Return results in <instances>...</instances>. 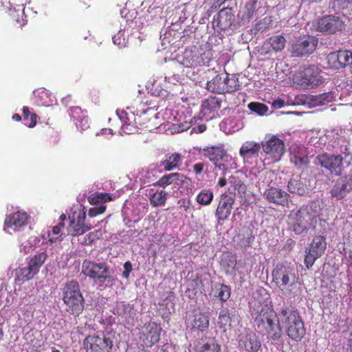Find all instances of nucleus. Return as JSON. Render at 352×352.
I'll use <instances>...</instances> for the list:
<instances>
[{
  "label": "nucleus",
  "mask_w": 352,
  "mask_h": 352,
  "mask_svg": "<svg viewBox=\"0 0 352 352\" xmlns=\"http://www.w3.org/2000/svg\"><path fill=\"white\" fill-rule=\"evenodd\" d=\"M286 40L282 35H276L270 37L267 40L264 45L265 47H271L272 50L276 52L282 51L285 47Z\"/></svg>",
  "instance_id": "c9c22d12"
},
{
  "label": "nucleus",
  "mask_w": 352,
  "mask_h": 352,
  "mask_svg": "<svg viewBox=\"0 0 352 352\" xmlns=\"http://www.w3.org/2000/svg\"><path fill=\"white\" fill-rule=\"evenodd\" d=\"M81 113V109L78 107H74L70 109V115L75 121L76 127L80 131H83L89 127V123L87 117L85 115H80Z\"/></svg>",
  "instance_id": "c85d7f7f"
},
{
  "label": "nucleus",
  "mask_w": 352,
  "mask_h": 352,
  "mask_svg": "<svg viewBox=\"0 0 352 352\" xmlns=\"http://www.w3.org/2000/svg\"><path fill=\"white\" fill-rule=\"evenodd\" d=\"M182 160V156L180 153H173L160 162V167L163 168L164 171H170L177 168Z\"/></svg>",
  "instance_id": "7c9ffc66"
},
{
  "label": "nucleus",
  "mask_w": 352,
  "mask_h": 352,
  "mask_svg": "<svg viewBox=\"0 0 352 352\" xmlns=\"http://www.w3.org/2000/svg\"><path fill=\"white\" fill-rule=\"evenodd\" d=\"M329 66L338 69L352 64V52L349 50H340L330 53L327 56Z\"/></svg>",
  "instance_id": "aec40b11"
},
{
  "label": "nucleus",
  "mask_w": 352,
  "mask_h": 352,
  "mask_svg": "<svg viewBox=\"0 0 352 352\" xmlns=\"http://www.w3.org/2000/svg\"><path fill=\"white\" fill-rule=\"evenodd\" d=\"M220 129L227 134L233 133L243 128V122L238 119L230 118L219 124Z\"/></svg>",
  "instance_id": "473e14b6"
},
{
  "label": "nucleus",
  "mask_w": 352,
  "mask_h": 352,
  "mask_svg": "<svg viewBox=\"0 0 352 352\" xmlns=\"http://www.w3.org/2000/svg\"><path fill=\"white\" fill-rule=\"evenodd\" d=\"M314 163L316 165H320L336 176L340 175L344 170L343 158L340 155H328L327 153L318 155L316 157Z\"/></svg>",
  "instance_id": "ddd939ff"
},
{
  "label": "nucleus",
  "mask_w": 352,
  "mask_h": 352,
  "mask_svg": "<svg viewBox=\"0 0 352 352\" xmlns=\"http://www.w3.org/2000/svg\"><path fill=\"white\" fill-rule=\"evenodd\" d=\"M112 39L113 43L120 48L125 47L127 45V36L125 35V32L123 30H120L117 34L113 36Z\"/></svg>",
  "instance_id": "603ef678"
},
{
  "label": "nucleus",
  "mask_w": 352,
  "mask_h": 352,
  "mask_svg": "<svg viewBox=\"0 0 352 352\" xmlns=\"http://www.w3.org/2000/svg\"><path fill=\"white\" fill-rule=\"evenodd\" d=\"M166 131H169L171 134L178 133L188 130L190 127V122H185L183 123H173L166 124Z\"/></svg>",
  "instance_id": "49530a36"
},
{
  "label": "nucleus",
  "mask_w": 352,
  "mask_h": 352,
  "mask_svg": "<svg viewBox=\"0 0 352 352\" xmlns=\"http://www.w3.org/2000/svg\"><path fill=\"white\" fill-rule=\"evenodd\" d=\"M111 197L109 194L96 192L88 197V201L92 205H103L107 201H111Z\"/></svg>",
  "instance_id": "a18cd8bd"
},
{
  "label": "nucleus",
  "mask_w": 352,
  "mask_h": 352,
  "mask_svg": "<svg viewBox=\"0 0 352 352\" xmlns=\"http://www.w3.org/2000/svg\"><path fill=\"white\" fill-rule=\"evenodd\" d=\"M176 61L187 68L195 67L205 64L203 58L197 52L189 50H186L182 54L178 55Z\"/></svg>",
  "instance_id": "b1692460"
},
{
  "label": "nucleus",
  "mask_w": 352,
  "mask_h": 352,
  "mask_svg": "<svg viewBox=\"0 0 352 352\" xmlns=\"http://www.w3.org/2000/svg\"><path fill=\"white\" fill-rule=\"evenodd\" d=\"M115 334L107 332L102 336H89L83 341L87 352H110L113 347Z\"/></svg>",
  "instance_id": "1a4fd4ad"
},
{
  "label": "nucleus",
  "mask_w": 352,
  "mask_h": 352,
  "mask_svg": "<svg viewBox=\"0 0 352 352\" xmlns=\"http://www.w3.org/2000/svg\"><path fill=\"white\" fill-rule=\"evenodd\" d=\"M292 80L296 86L302 89H307L322 85L324 78L316 66L309 65L307 67H300L294 74Z\"/></svg>",
  "instance_id": "0eeeda50"
},
{
  "label": "nucleus",
  "mask_w": 352,
  "mask_h": 352,
  "mask_svg": "<svg viewBox=\"0 0 352 352\" xmlns=\"http://www.w3.org/2000/svg\"><path fill=\"white\" fill-rule=\"evenodd\" d=\"M201 155L208 157L219 170H223V175L228 169L237 168L236 162L227 153L223 144L206 146L200 150Z\"/></svg>",
  "instance_id": "423d86ee"
},
{
  "label": "nucleus",
  "mask_w": 352,
  "mask_h": 352,
  "mask_svg": "<svg viewBox=\"0 0 352 352\" xmlns=\"http://www.w3.org/2000/svg\"><path fill=\"white\" fill-rule=\"evenodd\" d=\"M229 183L237 191L239 195L242 199H245L247 193V186L244 182L236 176H231L229 178Z\"/></svg>",
  "instance_id": "a19ab883"
},
{
  "label": "nucleus",
  "mask_w": 352,
  "mask_h": 352,
  "mask_svg": "<svg viewBox=\"0 0 352 352\" xmlns=\"http://www.w3.org/2000/svg\"><path fill=\"white\" fill-rule=\"evenodd\" d=\"M186 176L184 175V174L179 173H175L173 185L177 187L178 189H179L183 182H184V179H186Z\"/></svg>",
  "instance_id": "bf43d9fd"
},
{
  "label": "nucleus",
  "mask_w": 352,
  "mask_h": 352,
  "mask_svg": "<svg viewBox=\"0 0 352 352\" xmlns=\"http://www.w3.org/2000/svg\"><path fill=\"white\" fill-rule=\"evenodd\" d=\"M98 238L99 235L98 232H90L83 238V240L81 241V243L84 245H89Z\"/></svg>",
  "instance_id": "13d9d810"
},
{
  "label": "nucleus",
  "mask_w": 352,
  "mask_h": 352,
  "mask_svg": "<svg viewBox=\"0 0 352 352\" xmlns=\"http://www.w3.org/2000/svg\"><path fill=\"white\" fill-rule=\"evenodd\" d=\"M32 268L28 265V267H23L20 270L19 276L23 280H29L32 279L34 275L36 274V272L31 270Z\"/></svg>",
  "instance_id": "6e6d98bb"
},
{
  "label": "nucleus",
  "mask_w": 352,
  "mask_h": 352,
  "mask_svg": "<svg viewBox=\"0 0 352 352\" xmlns=\"http://www.w3.org/2000/svg\"><path fill=\"white\" fill-rule=\"evenodd\" d=\"M261 146L267 159L271 160L268 164L278 162L285 153L283 141L274 135H266Z\"/></svg>",
  "instance_id": "9b49d317"
},
{
  "label": "nucleus",
  "mask_w": 352,
  "mask_h": 352,
  "mask_svg": "<svg viewBox=\"0 0 352 352\" xmlns=\"http://www.w3.org/2000/svg\"><path fill=\"white\" fill-rule=\"evenodd\" d=\"M161 327L155 322H149L146 324L140 332V340L142 345L151 347L160 340Z\"/></svg>",
  "instance_id": "6ab92c4d"
},
{
  "label": "nucleus",
  "mask_w": 352,
  "mask_h": 352,
  "mask_svg": "<svg viewBox=\"0 0 352 352\" xmlns=\"http://www.w3.org/2000/svg\"><path fill=\"white\" fill-rule=\"evenodd\" d=\"M321 210L319 203L312 201L301 207L297 212L291 214V217L309 226H314L317 222V218Z\"/></svg>",
  "instance_id": "f8f14e48"
},
{
  "label": "nucleus",
  "mask_w": 352,
  "mask_h": 352,
  "mask_svg": "<svg viewBox=\"0 0 352 352\" xmlns=\"http://www.w3.org/2000/svg\"><path fill=\"white\" fill-rule=\"evenodd\" d=\"M192 182L191 181V179L186 177V179H184V182H183L182 186L180 187L179 190L182 192L184 190H186L187 192H190L191 193L192 192Z\"/></svg>",
  "instance_id": "052dcab7"
},
{
  "label": "nucleus",
  "mask_w": 352,
  "mask_h": 352,
  "mask_svg": "<svg viewBox=\"0 0 352 352\" xmlns=\"http://www.w3.org/2000/svg\"><path fill=\"white\" fill-rule=\"evenodd\" d=\"M220 344L214 338L201 339L196 346V352H219Z\"/></svg>",
  "instance_id": "2f4dec72"
},
{
  "label": "nucleus",
  "mask_w": 352,
  "mask_h": 352,
  "mask_svg": "<svg viewBox=\"0 0 352 352\" xmlns=\"http://www.w3.org/2000/svg\"><path fill=\"white\" fill-rule=\"evenodd\" d=\"M178 204L180 208H183L184 211H187L190 208V201L189 199H182L178 201Z\"/></svg>",
  "instance_id": "338daca9"
},
{
  "label": "nucleus",
  "mask_w": 352,
  "mask_h": 352,
  "mask_svg": "<svg viewBox=\"0 0 352 352\" xmlns=\"http://www.w3.org/2000/svg\"><path fill=\"white\" fill-rule=\"evenodd\" d=\"M248 107L252 112L261 116L265 115L269 110L267 105L261 102H252Z\"/></svg>",
  "instance_id": "8fccbe9b"
},
{
  "label": "nucleus",
  "mask_w": 352,
  "mask_h": 352,
  "mask_svg": "<svg viewBox=\"0 0 352 352\" xmlns=\"http://www.w3.org/2000/svg\"><path fill=\"white\" fill-rule=\"evenodd\" d=\"M192 329L204 332L206 331L209 326L208 317L202 313L195 314L190 322Z\"/></svg>",
  "instance_id": "72a5a7b5"
},
{
  "label": "nucleus",
  "mask_w": 352,
  "mask_h": 352,
  "mask_svg": "<svg viewBox=\"0 0 352 352\" xmlns=\"http://www.w3.org/2000/svg\"><path fill=\"white\" fill-rule=\"evenodd\" d=\"M19 250L21 252L27 254L32 250V245L30 244L28 241H27L26 242L21 244Z\"/></svg>",
  "instance_id": "0e129e2a"
},
{
  "label": "nucleus",
  "mask_w": 352,
  "mask_h": 352,
  "mask_svg": "<svg viewBox=\"0 0 352 352\" xmlns=\"http://www.w3.org/2000/svg\"><path fill=\"white\" fill-rule=\"evenodd\" d=\"M292 231L296 234H302L307 232L309 226L303 223L302 221L293 219Z\"/></svg>",
  "instance_id": "5fc2aeb1"
},
{
  "label": "nucleus",
  "mask_w": 352,
  "mask_h": 352,
  "mask_svg": "<svg viewBox=\"0 0 352 352\" xmlns=\"http://www.w3.org/2000/svg\"><path fill=\"white\" fill-rule=\"evenodd\" d=\"M261 148V144L254 141H246L242 144L239 155L245 163L252 164V160L258 157Z\"/></svg>",
  "instance_id": "5701e85b"
},
{
  "label": "nucleus",
  "mask_w": 352,
  "mask_h": 352,
  "mask_svg": "<svg viewBox=\"0 0 352 352\" xmlns=\"http://www.w3.org/2000/svg\"><path fill=\"white\" fill-rule=\"evenodd\" d=\"M175 173L164 175L160 179L153 184L155 186L162 187L163 188H166L170 184H173Z\"/></svg>",
  "instance_id": "3c124183"
},
{
  "label": "nucleus",
  "mask_w": 352,
  "mask_h": 352,
  "mask_svg": "<svg viewBox=\"0 0 352 352\" xmlns=\"http://www.w3.org/2000/svg\"><path fill=\"white\" fill-rule=\"evenodd\" d=\"M232 318L230 316L229 309H223L220 311L218 318V325L219 328H226L227 327H231Z\"/></svg>",
  "instance_id": "c03bdc74"
},
{
  "label": "nucleus",
  "mask_w": 352,
  "mask_h": 352,
  "mask_svg": "<svg viewBox=\"0 0 352 352\" xmlns=\"http://www.w3.org/2000/svg\"><path fill=\"white\" fill-rule=\"evenodd\" d=\"M62 292L67 311L75 316H79L84 309L85 300L78 282H67L63 287Z\"/></svg>",
  "instance_id": "20e7f679"
},
{
  "label": "nucleus",
  "mask_w": 352,
  "mask_h": 352,
  "mask_svg": "<svg viewBox=\"0 0 352 352\" xmlns=\"http://www.w3.org/2000/svg\"><path fill=\"white\" fill-rule=\"evenodd\" d=\"M233 18L232 10L223 8L214 16L213 23L221 30H226L232 25Z\"/></svg>",
  "instance_id": "bb28decb"
},
{
  "label": "nucleus",
  "mask_w": 352,
  "mask_h": 352,
  "mask_svg": "<svg viewBox=\"0 0 352 352\" xmlns=\"http://www.w3.org/2000/svg\"><path fill=\"white\" fill-rule=\"evenodd\" d=\"M214 198L213 192L210 189L201 190L196 197L197 202L201 206L210 205Z\"/></svg>",
  "instance_id": "79ce46f5"
},
{
  "label": "nucleus",
  "mask_w": 352,
  "mask_h": 352,
  "mask_svg": "<svg viewBox=\"0 0 352 352\" xmlns=\"http://www.w3.org/2000/svg\"><path fill=\"white\" fill-rule=\"evenodd\" d=\"M246 12H245V16L247 19H250L253 16L254 12V3H248L245 6Z\"/></svg>",
  "instance_id": "e2e57ef3"
},
{
  "label": "nucleus",
  "mask_w": 352,
  "mask_h": 352,
  "mask_svg": "<svg viewBox=\"0 0 352 352\" xmlns=\"http://www.w3.org/2000/svg\"><path fill=\"white\" fill-rule=\"evenodd\" d=\"M234 202V195H232L226 192H224L221 195L215 212V217L219 223L224 221L228 219L231 214Z\"/></svg>",
  "instance_id": "f3484780"
},
{
  "label": "nucleus",
  "mask_w": 352,
  "mask_h": 352,
  "mask_svg": "<svg viewBox=\"0 0 352 352\" xmlns=\"http://www.w3.org/2000/svg\"><path fill=\"white\" fill-rule=\"evenodd\" d=\"M124 271L122 273V276L125 278H128L129 274L132 270V264L131 262L127 261L124 264Z\"/></svg>",
  "instance_id": "69168bd1"
},
{
  "label": "nucleus",
  "mask_w": 352,
  "mask_h": 352,
  "mask_svg": "<svg viewBox=\"0 0 352 352\" xmlns=\"http://www.w3.org/2000/svg\"><path fill=\"white\" fill-rule=\"evenodd\" d=\"M261 346V342L255 333L245 331L239 337V347L248 352H257Z\"/></svg>",
  "instance_id": "4be33fe9"
},
{
  "label": "nucleus",
  "mask_w": 352,
  "mask_h": 352,
  "mask_svg": "<svg viewBox=\"0 0 352 352\" xmlns=\"http://www.w3.org/2000/svg\"><path fill=\"white\" fill-rule=\"evenodd\" d=\"M341 178L352 190V168L344 176L342 177Z\"/></svg>",
  "instance_id": "680f3d73"
},
{
  "label": "nucleus",
  "mask_w": 352,
  "mask_h": 352,
  "mask_svg": "<svg viewBox=\"0 0 352 352\" xmlns=\"http://www.w3.org/2000/svg\"><path fill=\"white\" fill-rule=\"evenodd\" d=\"M314 26L317 30L331 34L342 30L344 23L340 16L328 15L317 19L314 23Z\"/></svg>",
  "instance_id": "dca6fc26"
},
{
  "label": "nucleus",
  "mask_w": 352,
  "mask_h": 352,
  "mask_svg": "<svg viewBox=\"0 0 352 352\" xmlns=\"http://www.w3.org/2000/svg\"><path fill=\"white\" fill-rule=\"evenodd\" d=\"M290 161L298 168L307 166L309 160L305 147L298 146L292 148L290 154Z\"/></svg>",
  "instance_id": "a878e982"
},
{
  "label": "nucleus",
  "mask_w": 352,
  "mask_h": 352,
  "mask_svg": "<svg viewBox=\"0 0 352 352\" xmlns=\"http://www.w3.org/2000/svg\"><path fill=\"white\" fill-rule=\"evenodd\" d=\"M278 320L290 339L298 342L303 338L306 332L305 324L296 309L292 306L283 307Z\"/></svg>",
  "instance_id": "f03ea898"
},
{
  "label": "nucleus",
  "mask_w": 352,
  "mask_h": 352,
  "mask_svg": "<svg viewBox=\"0 0 352 352\" xmlns=\"http://www.w3.org/2000/svg\"><path fill=\"white\" fill-rule=\"evenodd\" d=\"M106 210V206L104 205L96 206L91 208L89 210V215L91 217H96L98 214H102Z\"/></svg>",
  "instance_id": "4d7b16f0"
},
{
  "label": "nucleus",
  "mask_w": 352,
  "mask_h": 352,
  "mask_svg": "<svg viewBox=\"0 0 352 352\" xmlns=\"http://www.w3.org/2000/svg\"><path fill=\"white\" fill-rule=\"evenodd\" d=\"M63 226V223H59L57 226H54L52 229V231L49 232V241L51 243H55L57 240H59L62 235L61 229Z\"/></svg>",
  "instance_id": "864d4df0"
},
{
  "label": "nucleus",
  "mask_w": 352,
  "mask_h": 352,
  "mask_svg": "<svg viewBox=\"0 0 352 352\" xmlns=\"http://www.w3.org/2000/svg\"><path fill=\"white\" fill-rule=\"evenodd\" d=\"M272 275L273 282L283 294L291 296L296 294L298 277L294 267L287 263H278Z\"/></svg>",
  "instance_id": "7ed1b4c3"
},
{
  "label": "nucleus",
  "mask_w": 352,
  "mask_h": 352,
  "mask_svg": "<svg viewBox=\"0 0 352 352\" xmlns=\"http://www.w3.org/2000/svg\"><path fill=\"white\" fill-rule=\"evenodd\" d=\"M307 178L301 175H293L287 184L288 190L293 194L304 195L310 190Z\"/></svg>",
  "instance_id": "393cba45"
},
{
  "label": "nucleus",
  "mask_w": 352,
  "mask_h": 352,
  "mask_svg": "<svg viewBox=\"0 0 352 352\" xmlns=\"http://www.w3.org/2000/svg\"><path fill=\"white\" fill-rule=\"evenodd\" d=\"M23 4L17 5L16 6H12L9 9L10 15L21 25H24L26 23L25 19Z\"/></svg>",
  "instance_id": "e433bc0d"
},
{
  "label": "nucleus",
  "mask_w": 352,
  "mask_h": 352,
  "mask_svg": "<svg viewBox=\"0 0 352 352\" xmlns=\"http://www.w3.org/2000/svg\"><path fill=\"white\" fill-rule=\"evenodd\" d=\"M47 257L45 252H41L32 257L28 263V265L32 268L31 270L36 272L37 274Z\"/></svg>",
  "instance_id": "37998d69"
},
{
  "label": "nucleus",
  "mask_w": 352,
  "mask_h": 352,
  "mask_svg": "<svg viewBox=\"0 0 352 352\" xmlns=\"http://www.w3.org/2000/svg\"><path fill=\"white\" fill-rule=\"evenodd\" d=\"M30 221V216L24 210L11 212L6 216L3 230L9 234L21 232L27 228Z\"/></svg>",
  "instance_id": "6e6552de"
},
{
  "label": "nucleus",
  "mask_w": 352,
  "mask_h": 352,
  "mask_svg": "<svg viewBox=\"0 0 352 352\" xmlns=\"http://www.w3.org/2000/svg\"><path fill=\"white\" fill-rule=\"evenodd\" d=\"M82 272L100 286L111 287L116 282L109 266L104 263H98L85 260L82 263Z\"/></svg>",
  "instance_id": "39448f33"
},
{
  "label": "nucleus",
  "mask_w": 352,
  "mask_h": 352,
  "mask_svg": "<svg viewBox=\"0 0 352 352\" xmlns=\"http://www.w3.org/2000/svg\"><path fill=\"white\" fill-rule=\"evenodd\" d=\"M36 116L34 113L31 114L29 116V120L28 121H25V124L28 126L29 127H33L36 125Z\"/></svg>",
  "instance_id": "774afa93"
},
{
  "label": "nucleus",
  "mask_w": 352,
  "mask_h": 352,
  "mask_svg": "<svg viewBox=\"0 0 352 352\" xmlns=\"http://www.w3.org/2000/svg\"><path fill=\"white\" fill-rule=\"evenodd\" d=\"M264 195L270 202L283 206L287 203L289 198V195L286 192L276 188L266 190Z\"/></svg>",
  "instance_id": "cd10ccee"
},
{
  "label": "nucleus",
  "mask_w": 352,
  "mask_h": 352,
  "mask_svg": "<svg viewBox=\"0 0 352 352\" xmlns=\"http://www.w3.org/2000/svg\"><path fill=\"white\" fill-rule=\"evenodd\" d=\"M133 307L131 305L125 303L124 302H117L115 310L116 312L123 317L127 318L131 316V312Z\"/></svg>",
  "instance_id": "09e8293b"
},
{
  "label": "nucleus",
  "mask_w": 352,
  "mask_h": 352,
  "mask_svg": "<svg viewBox=\"0 0 352 352\" xmlns=\"http://www.w3.org/2000/svg\"><path fill=\"white\" fill-rule=\"evenodd\" d=\"M336 97L337 95L334 92L329 91L320 95L311 96V102L315 106H324L336 101Z\"/></svg>",
  "instance_id": "f704fd0d"
},
{
  "label": "nucleus",
  "mask_w": 352,
  "mask_h": 352,
  "mask_svg": "<svg viewBox=\"0 0 352 352\" xmlns=\"http://www.w3.org/2000/svg\"><path fill=\"white\" fill-rule=\"evenodd\" d=\"M318 45L314 36H306L297 40L292 45V52L295 56H302L311 54Z\"/></svg>",
  "instance_id": "a211bd4d"
},
{
  "label": "nucleus",
  "mask_w": 352,
  "mask_h": 352,
  "mask_svg": "<svg viewBox=\"0 0 352 352\" xmlns=\"http://www.w3.org/2000/svg\"><path fill=\"white\" fill-rule=\"evenodd\" d=\"M85 218L86 213L85 211L81 210H75L70 220L68 233L72 236H79L87 231L89 227L85 225Z\"/></svg>",
  "instance_id": "412c9836"
},
{
  "label": "nucleus",
  "mask_w": 352,
  "mask_h": 352,
  "mask_svg": "<svg viewBox=\"0 0 352 352\" xmlns=\"http://www.w3.org/2000/svg\"><path fill=\"white\" fill-rule=\"evenodd\" d=\"M238 86L239 85L235 77L230 76L226 72L216 75L211 80L207 82L208 90L217 94L234 91Z\"/></svg>",
  "instance_id": "9d476101"
},
{
  "label": "nucleus",
  "mask_w": 352,
  "mask_h": 352,
  "mask_svg": "<svg viewBox=\"0 0 352 352\" xmlns=\"http://www.w3.org/2000/svg\"><path fill=\"white\" fill-rule=\"evenodd\" d=\"M351 192L352 190L340 177L331 189L330 194L333 197L340 200L345 198Z\"/></svg>",
  "instance_id": "c756f323"
},
{
  "label": "nucleus",
  "mask_w": 352,
  "mask_h": 352,
  "mask_svg": "<svg viewBox=\"0 0 352 352\" xmlns=\"http://www.w3.org/2000/svg\"><path fill=\"white\" fill-rule=\"evenodd\" d=\"M214 296L221 302H226L231 294L230 287L224 284L217 285L213 289Z\"/></svg>",
  "instance_id": "58836bf2"
},
{
  "label": "nucleus",
  "mask_w": 352,
  "mask_h": 352,
  "mask_svg": "<svg viewBox=\"0 0 352 352\" xmlns=\"http://www.w3.org/2000/svg\"><path fill=\"white\" fill-rule=\"evenodd\" d=\"M36 97L38 105L48 107L53 104L54 97L52 96L51 93H50L48 90H38L36 94Z\"/></svg>",
  "instance_id": "4c0bfd02"
},
{
  "label": "nucleus",
  "mask_w": 352,
  "mask_h": 352,
  "mask_svg": "<svg viewBox=\"0 0 352 352\" xmlns=\"http://www.w3.org/2000/svg\"><path fill=\"white\" fill-rule=\"evenodd\" d=\"M327 248L326 239L323 236H316L306 250L305 264L309 269L311 267L316 260L320 258Z\"/></svg>",
  "instance_id": "4468645a"
},
{
  "label": "nucleus",
  "mask_w": 352,
  "mask_h": 352,
  "mask_svg": "<svg viewBox=\"0 0 352 352\" xmlns=\"http://www.w3.org/2000/svg\"><path fill=\"white\" fill-rule=\"evenodd\" d=\"M167 192L164 190H157L149 196L151 205L153 207L164 206L167 200Z\"/></svg>",
  "instance_id": "ea45409f"
},
{
  "label": "nucleus",
  "mask_w": 352,
  "mask_h": 352,
  "mask_svg": "<svg viewBox=\"0 0 352 352\" xmlns=\"http://www.w3.org/2000/svg\"><path fill=\"white\" fill-rule=\"evenodd\" d=\"M255 316V322L259 331H265L273 340H278L281 337V329L278 323L275 322L276 315L267 304L254 305L252 316Z\"/></svg>",
  "instance_id": "f257e3e1"
},
{
  "label": "nucleus",
  "mask_w": 352,
  "mask_h": 352,
  "mask_svg": "<svg viewBox=\"0 0 352 352\" xmlns=\"http://www.w3.org/2000/svg\"><path fill=\"white\" fill-rule=\"evenodd\" d=\"M157 177L156 171L154 169H148L142 171L140 179L143 184L150 185L157 182Z\"/></svg>",
  "instance_id": "de8ad7c7"
},
{
  "label": "nucleus",
  "mask_w": 352,
  "mask_h": 352,
  "mask_svg": "<svg viewBox=\"0 0 352 352\" xmlns=\"http://www.w3.org/2000/svg\"><path fill=\"white\" fill-rule=\"evenodd\" d=\"M116 115L122 123L120 134H133L138 132L137 118L131 108L116 111Z\"/></svg>",
  "instance_id": "2eb2a0df"
}]
</instances>
